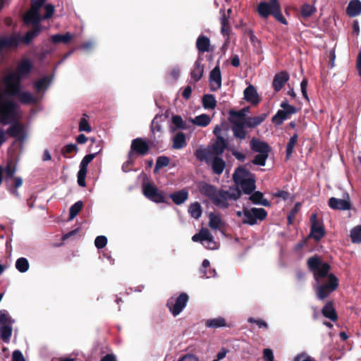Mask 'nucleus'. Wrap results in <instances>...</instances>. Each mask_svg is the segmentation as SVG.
Instances as JSON below:
<instances>
[{
  "instance_id": "obj_1",
  "label": "nucleus",
  "mask_w": 361,
  "mask_h": 361,
  "mask_svg": "<svg viewBox=\"0 0 361 361\" xmlns=\"http://www.w3.org/2000/svg\"><path fill=\"white\" fill-rule=\"evenodd\" d=\"M307 265L313 274L316 282L315 293L317 298L324 300L338 287V279L334 274H329L331 266L324 262L317 255L308 258Z\"/></svg>"
},
{
  "instance_id": "obj_2",
  "label": "nucleus",
  "mask_w": 361,
  "mask_h": 361,
  "mask_svg": "<svg viewBox=\"0 0 361 361\" xmlns=\"http://www.w3.org/2000/svg\"><path fill=\"white\" fill-rule=\"evenodd\" d=\"M33 64L29 59H22L14 71L8 73L3 78L6 93L10 96L20 92L22 80L27 78L32 72Z\"/></svg>"
},
{
  "instance_id": "obj_3",
  "label": "nucleus",
  "mask_w": 361,
  "mask_h": 361,
  "mask_svg": "<svg viewBox=\"0 0 361 361\" xmlns=\"http://www.w3.org/2000/svg\"><path fill=\"white\" fill-rule=\"evenodd\" d=\"M247 118L246 114L243 111H233L229 112L228 120L231 123V130L233 137L240 142L243 140L247 137V132L246 130L243 129V124Z\"/></svg>"
},
{
  "instance_id": "obj_4",
  "label": "nucleus",
  "mask_w": 361,
  "mask_h": 361,
  "mask_svg": "<svg viewBox=\"0 0 361 361\" xmlns=\"http://www.w3.org/2000/svg\"><path fill=\"white\" fill-rule=\"evenodd\" d=\"M18 105L13 100H4L0 103V123L9 124L19 119L18 113Z\"/></svg>"
},
{
  "instance_id": "obj_5",
  "label": "nucleus",
  "mask_w": 361,
  "mask_h": 361,
  "mask_svg": "<svg viewBox=\"0 0 361 361\" xmlns=\"http://www.w3.org/2000/svg\"><path fill=\"white\" fill-rule=\"evenodd\" d=\"M14 320L5 310H0V337L5 343H8L12 335V324Z\"/></svg>"
},
{
  "instance_id": "obj_6",
  "label": "nucleus",
  "mask_w": 361,
  "mask_h": 361,
  "mask_svg": "<svg viewBox=\"0 0 361 361\" xmlns=\"http://www.w3.org/2000/svg\"><path fill=\"white\" fill-rule=\"evenodd\" d=\"M243 213L244 219H243V224L253 226L257 224V220L262 221L264 220L267 216V212L263 208L252 207L247 209L243 207Z\"/></svg>"
},
{
  "instance_id": "obj_7",
  "label": "nucleus",
  "mask_w": 361,
  "mask_h": 361,
  "mask_svg": "<svg viewBox=\"0 0 361 361\" xmlns=\"http://www.w3.org/2000/svg\"><path fill=\"white\" fill-rule=\"evenodd\" d=\"M189 297L187 293H181L177 298H171L166 302V307L169 309L171 314L176 317L178 316L183 310L185 307Z\"/></svg>"
},
{
  "instance_id": "obj_8",
  "label": "nucleus",
  "mask_w": 361,
  "mask_h": 361,
  "mask_svg": "<svg viewBox=\"0 0 361 361\" xmlns=\"http://www.w3.org/2000/svg\"><path fill=\"white\" fill-rule=\"evenodd\" d=\"M143 195L149 200L156 203L166 202V196L163 191L159 189L150 183H144L142 185Z\"/></svg>"
},
{
  "instance_id": "obj_9",
  "label": "nucleus",
  "mask_w": 361,
  "mask_h": 361,
  "mask_svg": "<svg viewBox=\"0 0 361 361\" xmlns=\"http://www.w3.org/2000/svg\"><path fill=\"white\" fill-rule=\"evenodd\" d=\"M310 233L309 237L315 241H319L326 234V231L322 220L318 219L317 214H312L310 216Z\"/></svg>"
},
{
  "instance_id": "obj_10",
  "label": "nucleus",
  "mask_w": 361,
  "mask_h": 361,
  "mask_svg": "<svg viewBox=\"0 0 361 361\" xmlns=\"http://www.w3.org/2000/svg\"><path fill=\"white\" fill-rule=\"evenodd\" d=\"M149 149V145L145 139L137 137L133 139L131 142L130 149L129 151L130 157H143L148 154Z\"/></svg>"
},
{
  "instance_id": "obj_11",
  "label": "nucleus",
  "mask_w": 361,
  "mask_h": 361,
  "mask_svg": "<svg viewBox=\"0 0 361 361\" xmlns=\"http://www.w3.org/2000/svg\"><path fill=\"white\" fill-rule=\"evenodd\" d=\"M329 207L334 210L346 211L352 208L350 196L348 193L345 194L343 199H338L336 197H331L328 201Z\"/></svg>"
},
{
  "instance_id": "obj_12",
  "label": "nucleus",
  "mask_w": 361,
  "mask_h": 361,
  "mask_svg": "<svg viewBox=\"0 0 361 361\" xmlns=\"http://www.w3.org/2000/svg\"><path fill=\"white\" fill-rule=\"evenodd\" d=\"M278 0H269L268 2H260L257 6V13L263 18H267L270 15H273L274 11L279 6Z\"/></svg>"
},
{
  "instance_id": "obj_13",
  "label": "nucleus",
  "mask_w": 361,
  "mask_h": 361,
  "mask_svg": "<svg viewBox=\"0 0 361 361\" xmlns=\"http://www.w3.org/2000/svg\"><path fill=\"white\" fill-rule=\"evenodd\" d=\"M42 20L39 14V10L30 8L23 16V21L25 24H31L33 27L41 26L39 23Z\"/></svg>"
},
{
  "instance_id": "obj_14",
  "label": "nucleus",
  "mask_w": 361,
  "mask_h": 361,
  "mask_svg": "<svg viewBox=\"0 0 361 361\" xmlns=\"http://www.w3.org/2000/svg\"><path fill=\"white\" fill-rule=\"evenodd\" d=\"M10 123L11 125L7 128L6 133L11 137L23 138L25 137V128L18 121V119Z\"/></svg>"
},
{
  "instance_id": "obj_15",
  "label": "nucleus",
  "mask_w": 361,
  "mask_h": 361,
  "mask_svg": "<svg viewBox=\"0 0 361 361\" xmlns=\"http://www.w3.org/2000/svg\"><path fill=\"white\" fill-rule=\"evenodd\" d=\"M210 90H218L221 86V74L219 66H215L209 75Z\"/></svg>"
},
{
  "instance_id": "obj_16",
  "label": "nucleus",
  "mask_w": 361,
  "mask_h": 361,
  "mask_svg": "<svg viewBox=\"0 0 361 361\" xmlns=\"http://www.w3.org/2000/svg\"><path fill=\"white\" fill-rule=\"evenodd\" d=\"M250 147L252 151L258 153L269 154L271 151V147L268 143L261 141L256 137L252 138L250 142Z\"/></svg>"
},
{
  "instance_id": "obj_17",
  "label": "nucleus",
  "mask_w": 361,
  "mask_h": 361,
  "mask_svg": "<svg viewBox=\"0 0 361 361\" xmlns=\"http://www.w3.org/2000/svg\"><path fill=\"white\" fill-rule=\"evenodd\" d=\"M288 80L289 75L286 71H281L276 74L272 82V87L274 91L276 92H279Z\"/></svg>"
},
{
  "instance_id": "obj_18",
  "label": "nucleus",
  "mask_w": 361,
  "mask_h": 361,
  "mask_svg": "<svg viewBox=\"0 0 361 361\" xmlns=\"http://www.w3.org/2000/svg\"><path fill=\"white\" fill-rule=\"evenodd\" d=\"M228 195V191L223 190L219 191L217 190L212 203L219 208L226 209L229 207Z\"/></svg>"
},
{
  "instance_id": "obj_19",
  "label": "nucleus",
  "mask_w": 361,
  "mask_h": 361,
  "mask_svg": "<svg viewBox=\"0 0 361 361\" xmlns=\"http://www.w3.org/2000/svg\"><path fill=\"white\" fill-rule=\"evenodd\" d=\"M227 148V142L225 138L222 136H218L215 142L212 144V149L209 151V153L219 157Z\"/></svg>"
},
{
  "instance_id": "obj_20",
  "label": "nucleus",
  "mask_w": 361,
  "mask_h": 361,
  "mask_svg": "<svg viewBox=\"0 0 361 361\" xmlns=\"http://www.w3.org/2000/svg\"><path fill=\"white\" fill-rule=\"evenodd\" d=\"M198 189L202 195L209 198L212 202L213 201L214 197L216 196V192H217L216 188L214 185L206 182L200 183L198 185Z\"/></svg>"
},
{
  "instance_id": "obj_21",
  "label": "nucleus",
  "mask_w": 361,
  "mask_h": 361,
  "mask_svg": "<svg viewBox=\"0 0 361 361\" xmlns=\"http://www.w3.org/2000/svg\"><path fill=\"white\" fill-rule=\"evenodd\" d=\"M253 176H255V175L250 172L248 170L243 167H238L235 169L233 175V179L235 184L238 185L244 180Z\"/></svg>"
},
{
  "instance_id": "obj_22",
  "label": "nucleus",
  "mask_w": 361,
  "mask_h": 361,
  "mask_svg": "<svg viewBox=\"0 0 361 361\" xmlns=\"http://www.w3.org/2000/svg\"><path fill=\"white\" fill-rule=\"evenodd\" d=\"M244 99L254 105L259 104L260 102V99L256 89L252 85H250L245 89Z\"/></svg>"
},
{
  "instance_id": "obj_23",
  "label": "nucleus",
  "mask_w": 361,
  "mask_h": 361,
  "mask_svg": "<svg viewBox=\"0 0 361 361\" xmlns=\"http://www.w3.org/2000/svg\"><path fill=\"white\" fill-rule=\"evenodd\" d=\"M321 312L324 317L331 320L332 322L338 320V314L334 307L333 301L327 302L322 308Z\"/></svg>"
},
{
  "instance_id": "obj_24",
  "label": "nucleus",
  "mask_w": 361,
  "mask_h": 361,
  "mask_svg": "<svg viewBox=\"0 0 361 361\" xmlns=\"http://www.w3.org/2000/svg\"><path fill=\"white\" fill-rule=\"evenodd\" d=\"M267 117V114L263 113L257 116L247 117L246 121L243 122V129L246 128H253L259 126Z\"/></svg>"
},
{
  "instance_id": "obj_25",
  "label": "nucleus",
  "mask_w": 361,
  "mask_h": 361,
  "mask_svg": "<svg viewBox=\"0 0 361 361\" xmlns=\"http://www.w3.org/2000/svg\"><path fill=\"white\" fill-rule=\"evenodd\" d=\"M249 200L256 205H262L264 207H270L271 202L264 197V194L260 191H255L250 194Z\"/></svg>"
},
{
  "instance_id": "obj_26",
  "label": "nucleus",
  "mask_w": 361,
  "mask_h": 361,
  "mask_svg": "<svg viewBox=\"0 0 361 361\" xmlns=\"http://www.w3.org/2000/svg\"><path fill=\"white\" fill-rule=\"evenodd\" d=\"M192 240L193 242H201L202 243L204 241L214 243V238L207 228H202L199 233L192 237Z\"/></svg>"
},
{
  "instance_id": "obj_27",
  "label": "nucleus",
  "mask_w": 361,
  "mask_h": 361,
  "mask_svg": "<svg viewBox=\"0 0 361 361\" xmlns=\"http://www.w3.org/2000/svg\"><path fill=\"white\" fill-rule=\"evenodd\" d=\"M188 191L185 188L171 193L169 195L172 201L177 205L183 204L188 199Z\"/></svg>"
},
{
  "instance_id": "obj_28",
  "label": "nucleus",
  "mask_w": 361,
  "mask_h": 361,
  "mask_svg": "<svg viewBox=\"0 0 361 361\" xmlns=\"http://www.w3.org/2000/svg\"><path fill=\"white\" fill-rule=\"evenodd\" d=\"M204 73V66L201 63V59L198 58L194 64L193 69L190 72L191 78L195 82H198L202 77Z\"/></svg>"
},
{
  "instance_id": "obj_29",
  "label": "nucleus",
  "mask_w": 361,
  "mask_h": 361,
  "mask_svg": "<svg viewBox=\"0 0 361 361\" xmlns=\"http://www.w3.org/2000/svg\"><path fill=\"white\" fill-rule=\"evenodd\" d=\"M231 13V8H229L227 11V14L226 13L225 11H223L221 18H220L221 25V32L224 35L229 36V34H230L231 27L229 25V18H230Z\"/></svg>"
},
{
  "instance_id": "obj_30",
  "label": "nucleus",
  "mask_w": 361,
  "mask_h": 361,
  "mask_svg": "<svg viewBox=\"0 0 361 361\" xmlns=\"http://www.w3.org/2000/svg\"><path fill=\"white\" fill-rule=\"evenodd\" d=\"M346 13L350 17H355L361 13V1L360 0H351L347 8Z\"/></svg>"
},
{
  "instance_id": "obj_31",
  "label": "nucleus",
  "mask_w": 361,
  "mask_h": 361,
  "mask_svg": "<svg viewBox=\"0 0 361 361\" xmlns=\"http://www.w3.org/2000/svg\"><path fill=\"white\" fill-rule=\"evenodd\" d=\"M13 97H18L20 103L23 104H34L37 102V98L29 92H23L21 90L20 92L16 94H12Z\"/></svg>"
},
{
  "instance_id": "obj_32",
  "label": "nucleus",
  "mask_w": 361,
  "mask_h": 361,
  "mask_svg": "<svg viewBox=\"0 0 361 361\" xmlns=\"http://www.w3.org/2000/svg\"><path fill=\"white\" fill-rule=\"evenodd\" d=\"M205 326L207 328L211 329L230 327V325L227 324L226 319L222 317L207 319L205 322Z\"/></svg>"
},
{
  "instance_id": "obj_33",
  "label": "nucleus",
  "mask_w": 361,
  "mask_h": 361,
  "mask_svg": "<svg viewBox=\"0 0 361 361\" xmlns=\"http://www.w3.org/2000/svg\"><path fill=\"white\" fill-rule=\"evenodd\" d=\"M246 195L252 194L256 188L255 178L251 177L238 185Z\"/></svg>"
},
{
  "instance_id": "obj_34",
  "label": "nucleus",
  "mask_w": 361,
  "mask_h": 361,
  "mask_svg": "<svg viewBox=\"0 0 361 361\" xmlns=\"http://www.w3.org/2000/svg\"><path fill=\"white\" fill-rule=\"evenodd\" d=\"M210 39L204 35H200L196 41V47L200 52L204 53L209 51Z\"/></svg>"
},
{
  "instance_id": "obj_35",
  "label": "nucleus",
  "mask_w": 361,
  "mask_h": 361,
  "mask_svg": "<svg viewBox=\"0 0 361 361\" xmlns=\"http://www.w3.org/2000/svg\"><path fill=\"white\" fill-rule=\"evenodd\" d=\"M226 167V162L219 156H215L212 162V169L215 174L220 175Z\"/></svg>"
},
{
  "instance_id": "obj_36",
  "label": "nucleus",
  "mask_w": 361,
  "mask_h": 361,
  "mask_svg": "<svg viewBox=\"0 0 361 361\" xmlns=\"http://www.w3.org/2000/svg\"><path fill=\"white\" fill-rule=\"evenodd\" d=\"M73 37L74 35L70 32H66L63 35L56 34L51 37V42L54 44L62 43L64 44H68L73 39Z\"/></svg>"
},
{
  "instance_id": "obj_37",
  "label": "nucleus",
  "mask_w": 361,
  "mask_h": 361,
  "mask_svg": "<svg viewBox=\"0 0 361 361\" xmlns=\"http://www.w3.org/2000/svg\"><path fill=\"white\" fill-rule=\"evenodd\" d=\"M187 145L186 137L184 133L178 132L173 137V148L180 149Z\"/></svg>"
},
{
  "instance_id": "obj_38",
  "label": "nucleus",
  "mask_w": 361,
  "mask_h": 361,
  "mask_svg": "<svg viewBox=\"0 0 361 361\" xmlns=\"http://www.w3.org/2000/svg\"><path fill=\"white\" fill-rule=\"evenodd\" d=\"M42 32V27H33L32 30L27 32L22 39V42L25 44H29L34 38L37 37Z\"/></svg>"
},
{
  "instance_id": "obj_39",
  "label": "nucleus",
  "mask_w": 361,
  "mask_h": 361,
  "mask_svg": "<svg viewBox=\"0 0 361 361\" xmlns=\"http://www.w3.org/2000/svg\"><path fill=\"white\" fill-rule=\"evenodd\" d=\"M87 166L88 165L85 162L82 161L80 164V169L78 172V183L81 187H85L86 185L85 178L87 173Z\"/></svg>"
},
{
  "instance_id": "obj_40",
  "label": "nucleus",
  "mask_w": 361,
  "mask_h": 361,
  "mask_svg": "<svg viewBox=\"0 0 361 361\" xmlns=\"http://www.w3.org/2000/svg\"><path fill=\"white\" fill-rule=\"evenodd\" d=\"M18 45V39L15 37L0 38V53L4 48H11Z\"/></svg>"
},
{
  "instance_id": "obj_41",
  "label": "nucleus",
  "mask_w": 361,
  "mask_h": 361,
  "mask_svg": "<svg viewBox=\"0 0 361 361\" xmlns=\"http://www.w3.org/2000/svg\"><path fill=\"white\" fill-rule=\"evenodd\" d=\"M317 11L314 6L308 4H304L300 7V16L303 19H307L312 16Z\"/></svg>"
},
{
  "instance_id": "obj_42",
  "label": "nucleus",
  "mask_w": 361,
  "mask_h": 361,
  "mask_svg": "<svg viewBox=\"0 0 361 361\" xmlns=\"http://www.w3.org/2000/svg\"><path fill=\"white\" fill-rule=\"evenodd\" d=\"M202 106L206 109H214L216 106V101L213 94H204L202 97Z\"/></svg>"
},
{
  "instance_id": "obj_43",
  "label": "nucleus",
  "mask_w": 361,
  "mask_h": 361,
  "mask_svg": "<svg viewBox=\"0 0 361 361\" xmlns=\"http://www.w3.org/2000/svg\"><path fill=\"white\" fill-rule=\"evenodd\" d=\"M191 122L196 126L206 127L210 123L211 118L207 114H203L191 119Z\"/></svg>"
},
{
  "instance_id": "obj_44",
  "label": "nucleus",
  "mask_w": 361,
  "mask_h": 361,
  "mask_svg": "<svg viewBox=\"0 0 361 361\" xmlns=\"http://www.w3.org/2000/svg\"><path fill=\"white\" fill-rule=\"evenodd\" d=\"M188 212L192 217L198 219L202 213L201 205L199 202H196L192 203L188 208Z\"/></svg>"
},
{
  "instance_id": "obj_45",
  "label": "nucleus",
  "mask_w": 361,
  "mask_h": 361,
  "mask_svg": "<svg viewBox=\"0 0 361 361\" xmlns=\"http://www.w3.org/2000/svg\"><path fill=\"white\" fill-rule=\"evenodd\" d=\"M298 138V134L295 133L293 136H291L288 142L287 143L286 149V159H289V158L291 157V155L293 152V150H294V147L297 143Z\"/></svg>"
},
{
  "instance_id": "obj_46",
  "label": "nucleus",
  "mask_w": 361,
  "mask_h": 361,
  "mask_svg": "<svg viewBox=\"0 0 361 361\" xmlns=\"http://www.w3.org/2000/svg\"><path fill=\"white\" fill-rule=\"evenodd\" d=\"M50 82L51 80L49 77H43L42 78L38 80L34 83V89L37 92L46 90L49 87Z\"/></svg>"
},
{
  "instance_id": "obj_47",
  "label": "nucleus",
  "mask_w": 361,
  "mask_h": 361,
  "mask_svg": "<svg viewBox=\"0 0 361 361\" xmlns=\"http://www.w3.org/2000/svg\"><path fill=\"white\" fill-rule=\"evenodd\" d=\"M290 115H288L283 110H279L276 114L272 117V122L276 126H280L283 123V122L289 118Z\"/></svg>"
},
{
  "instance_id": "obj_48",
  "label": "nucleus",
  "mask_w": 361,
  "mask_h": 361,
  "mask_svg": "<svg viewBox=\"0 0 361 361\" xmlns=\"http://www.w3.org/2000/svg\"><path fill=\"white\" fill-rule=\"evenodd\" d=\"M350 239L353 243H361V225H357L350 230Z\"/></svg>"
},
{
  "instance_id": "obj_49",
  "label": "nucleus",
  "mask_w": 361,
  "mask_h": 361,
  "mask_svg": "<svg viewBox=\"0 0 361 361\" xmlns=\"http://www.w3.org/2000/svg\"><path fill=\"white\" fill-rule=\"evenodd\" d=\"M172 123L174 125L173 128H171V131H175L178 129L185 130L187 129V125L183 121L182 117L178 115L173 116L172 117Z\"/></svg>"
},
{
  "instance_id": "obj_50",
  "label": "nucleus",
  "mask_w": 361,
  "mask_h": 361,
  "mask_svg": "<svg viewBox=\"0 0 361 361\" xmlns=\"http://www.w3.org/2000/svg\"><path fill=\"white\" fill-rule=\"evenodd\" d=\"M170 159L166 156H159L156 161L154 172L157 173L160 169L169 166Z\"/></svg>"
},
{
  "instance_id": "obj_51",
  "label": "nucleus",
  "mask_w": 361,
  "mask_h": 361,
  "mask_svg": "<svg viewBox=\"0 0 361 361\" xmlns=\"http://www.w3.org/2000/svg\"><path fill=\"white\" fill-rule=\"evenodd\" d=\"M30 264L28 260L25 257H20L16 260V268L21 273L27 271Z\"/></svg>"
},
{
  "instance_id": "obj_52",
  "label": "nucleus",
  "mask_w": 361,
  "mask_h": 361,
  "mask_svg": "<svg viewBox=\"0 0 361 361\" xmlns=\"http://www.w3.org/2000/svg\"><path fill=\"white\" fill-rule=\"evenodd\" d=\"M82 207L83 202L80 200L73 204L69 209V219H73L81 211Z\"/></svg>"
},
{
  "instance_id": "obj_53",
  "label": "nucleus",
  "mask_w": 361,
  "mask_h": 361,
  "mask_svg": "<svg viewBox=\"0 0 361 361\" xmlns=\"http://www.w3.org/2000/svg\"><path fill=\"white\" fill-rule=\"evenodd\" d=\"M210 262L208 259H205L203 260L202 264V267L200 269L201 277L202 278H210L214 276V270H209V274H207V269L209 268Z\"/></svg>"
},
{
  "instance_id": "obj_54",
  "label": "nucleus",
  "mask_w": 361,
  "mask_h": 361,
  "mask_svg": "<svg viewBox=\"0 0 361 361\" xmlns=\"http://www.w3.org/2000/svg\"><path fill=\"white\" fill-rule=\"evenodd\" d=\"M269 157V154L265 153H259L256 156H255L252 162L255 165H259L264 166L266 164V161Z\"/></svg>"
},
{
  "instance_id": "obj_55",
  "label": "nucleus",
  "mask_w": 361,
  "mask_h": 361,
  "mask_svg": "<svg viewBox=\"0 0 361 361\" xmlns=\"http://www.w3.org/2000/svg\"><path fill=\"white\" fill-rule=\"evenodd\" d=\"M221 219L213 213L209 214V226L212 229H217L221 225Z\"/></svg>"
},
{
  "instance_id": "obj_56",
  "label": "nucleus",
  "mask_w": 361,
  "mask_h": 361,
  "mask_svg": "<svg viewBox=\"0 0 361 361\" xmlns=\"http://www.w3.org/2000/svg\"><path fill=\"white\" fill-rule=\"evenodd\" d=\"M280 106L283 109L282 110L290 116L298 112L297 109L294 106L289 104L287 100L282 102Z\"/></svg>"
},
{
  "instance_id": "obj_57",
  "label": "nucleus",
  "mask_w": 361,
  "mask_h": 361,
  "mask_svg": "<svg viewBox=\"0 0 361 361\" xmlns=\"http://www.w3.org/2000/svg\"><path fill=\"white\" fill-rule=\"evenodd\" d=\"M78 148L75 144H68L65 145L61 149V154L64 157H68L67 154L73 152H78Z\"/></svg>"
},
{
  "instance_id": "obj_58",
  "label": "nucleus",
  "mask_w": 361,
  "mask_h": 361,
  "mask_svg": "<svg viewBox=\"0 0 361 361\" xmlns=\"http://www.w3.org/2000/svg\"><path fill=\"white\" fill-rule=\"evenodd\" d=\"M209 155H212V154L209 153V151H207L206 149H200L195 152L197 159L200 161H205L207 163H208V157Z\"/></svg>"
},
{
  "instance_id": "obj_59",
  "label": "nucleus",
  "mask_w": 361,
  "mask_h": 361,
  "mask_svg": "<svg viewBox=\"0 0 361 361\" xmlns=\"http://www.w3.org/2000/svg\"><path fill=\"white\" fill-rule=\"evenodd\" d=\"M161 116H155L151 123V130L152 133L161 132V126L160 121Z\"/></svg>"
},
{
  "instance_id": "obj_60",
  "label": "nucleus",
  "mask_w": 361,
  "mask_h": 361,
  "mask_svg": "<svg viewBox=\"0 0 361 361\" xmlns=\"http://www.w3.org/2000/svg\"><path fill=\"white\" fill-rule=\"evenodd\" d=\"M78 130L80 132L85 131L87 133H90L92 131V128L88 121L85 118H82L80 119Z\"/></svg>"
},
{
  "instance_id": "obj_61",
  "label": "nucleus",
  "mask_w": 361,
  "mask_h": 361,
  "mask_svg": "<svg viewBox=\"0 0 361 361\" xmlns=\"http://www.w3.org/2000/svg\"><path fill=\"white\" fill-rule=\"evenodd\" d=\"M272 16L276 18V20L279 21L281 23H282L283 25L288 24L286 19L282 15L280 4L278 6V8L276 9V11H274Z\"/></svg>"
},
{
  "instance_id": "obj_62",
  "label": "nucleus",
  "mask_w": 361,
  "mask_h": 361,
  "mask_svg": "<svg viewBox=\"0 0 361 361\" xmlns=\"http://www.w3.org/2000/svg\"><path fill=\"white\" fill-rule=\"evenodd\" d=\"M107 244V238L104 235H99L95 238L94 245L97 249L104 248Z\"/></svg>"
},
{
  "instance_id": "obj_63",
  "label": "nucleus",
  "mask_w": 361,
  "mask_h": 361,
  "mask_svg": "<svg viewBox=\"0 0 361 361\" xmlns=\"http://www.w3.org/2000/svg\"><path fill=\"white\" fill-rule=\"evenodd\" d=\"M308 80L307 78H303L300 83V89L301 92L302 94V97L305 99H306L307 102L310 101L309 97L307 92V87Z\"/></svg>"
},
{
  "instance_id": "obj_64",
  "label": "nucleus",
  "mask_w": 361,
  "mask_h": 361,
  "mask_svg": "<svg viewBox=\"0 0 361 361\" xmlns=\"http://www.w3.org/2000/svg\"><path fill=\"white\" fill-rule=\"evenodd\" d=\"M293 361H316L313 357L307 355L305 353H302L296 355Z\"/></svg>"
}]
</instances>
